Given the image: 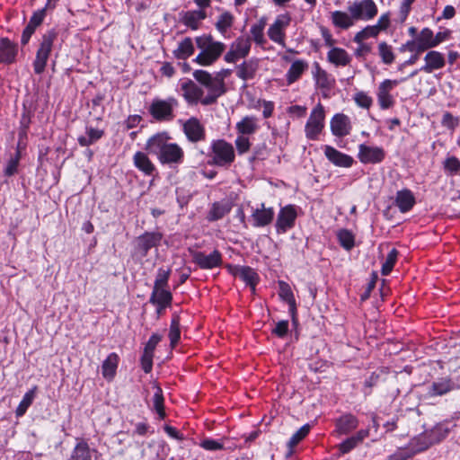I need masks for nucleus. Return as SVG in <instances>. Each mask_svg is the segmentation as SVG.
<instances>
[{"label":"nucleus","instance_id":"dca6fc26","mask_svg":"<svg viewBox=\"0 0 460 460\" xmlns=\"http://www.w3.org/2000/svg\"><path fill=\"white\" fill-rule=\"evenodd\" d=\"M385 156V150L379 146H370L365 144L358 146V158L363 164H378Z\"/></svg>","mask_w":460,"mask_h":460},{"label":"nucleus","instance_id":"2eb2a0df","mask_svg":"<svg viewBox=\"0 0 460 460\" xmlns=\"http://www.w3.org/2000/svg\"><path fill=\"white\" fill-rule=\"evenodd\" d=\"M297 217L296 208L292 205H288L282 208L277 217L276 228L278 233H286L288 230L295 226Z\"/></svg>","mask_w":460,"mask_h":460},{"label":"nucleus","instance_id":"f03ea898","mask_svg":"<svg viewBox=\"0 0 460 460\" xmlns=\"http://www.w3.org/2000/svg\"><path fill=\"white\" fill-rule=\"evenodd\" d=\"M195 41L200 52L195 58L194 62L203 66L213 65L226 49V45L223 42L216 41L211 35L199 36Z\"/></svg>","mask_w":460,"mask_h":460},{"label":"nucleus","instance_id":"2f4dec72","mask_svg":"<svg viewBox=\"0 0 460 460\" xmlns=\"http://www.w3.org/2000/svg\"><path fill=\"white\" fill-rule=\"evenodd\" d=\"M259 67V60L252 58L248 61H244L237 66L236 75L242 80H251L255 76V74Z\"/></svg>","mask_w":460,"mask_h":460},{"label":"nucleus","instance_id":"6e6552de","mask_svg":"<svg viewBox=\"0 0 460 460\" xmlns=\"http://www.w3.org/2000/svg\"><path fill=\"white\" fill-rule=\"evenodd\" d=\"M212 164L226 166L234 160V150L233 146L223 139L214 140L211 144Z\"/></svg>","mask_w":460,"mask_h":460},{"label":"nucleus","instance_id":"f704fd0d","mask_svg":"<svg viewBox=\"0 0 460 460\" xmlns=\"http://www.w3.org/2000/svg\"><path fill=\"white\" fill-rule=\"evenodd\" d=\"M172 299V294L166 288H153L149 301L161 309H164L171 305Z\"/></svg>","mask_w":460,"mask_h":460},{"label":"nucleus","instance_id":"864d4df0","mask_svg":"<svg viewBox=\"0 0 460 460\" xmlns=\"http://www.w3.org/2000/svg\"><path fill=\"white\" fill-rule=\"evenodd\" d=\"M398 252L396 249H392L386 256L385 262L382 265L381 272L383 275H388L397 260Z\"/></svg>","mask_w":460,"mask_h":460},{"label":"nucleus","instance_id":"a18cd8bd","mask_svg":"<svg viewBox=\"0 0 460 460\" xmlns=\"http://www.w3.org/2000/svg\"><path fill=\"white\" fill-rule=\"evenodd\" d=\"M337 237L340 244L347 251L351 250L355 245V236L354 234L347 230L341 229L337 233Z\"/></svg>","mask_w":460,"mask_h":460},{"label":"nucleus","instance_id":"39448f33","mask_svg":"<svg viewBox=\"0 0 460 460\" xmlns=\"http://www.w3.org/2000/svg\"><path fill=\"white\" fill-rule=\"evenodd\" d=\"M178 106L175 98L154 99L149 107L151 116L158 121H171L174 118V109Z\"/></svg>","mask_w":460,"mask_h":460},{"label":"nucleus","instance_id":"bb28decb","mask_svg":"<svg viewBox=\"0 0 460 460\" xmlns=\"http://www.w3.org/2000/svg\"><path fill=\"white\" fill-rule=\"evenodd\" d=\"M327 60L335 66H346L350 64L352 58L344 49L332 47L327 53Z\"/></svg>","mask_w":460,"mask_h":460},{"label":"nucleus","instance_id":"58836bf2","mask_svg":"<svg viewBox=\"0 0 460 460\" xmlns=\"http://www.w3.org/2000/svg\"><path fill=\"white\" fill-rule=\"evenodd\" d=\"M207 17L204 10H193L184 13L182 22L192 30H197L201 21Z\"/></svg>","mask_w":460,"mask_h":460},{"label":"nucleus","instance_id":"bf43d9fd","mask_svg":"<svg viewBox=\"0 0 460 460\" xmlns=\"http://www.w3.org/2000/svg\"><path fill=\"white\" fill-rule=\"evenodd\" d=\"M356 104L364 109H369L373 103L372 98L365 92H358L354 95Z\"/></svg>","mask_w":460,"mask_h":460},{"label":"nucleus","instance_id":"9d476101","mask_svg":"<svg viewBox=\"0 0 460 460\" xmlns=\"http://www.w3.org/2000/svg\"><path fill=\"white\" fill-rule=\"evenodd\" d=\"M407 80V77L401 79H385L378 85L376 92L377 102L382 110H387L394 106V99L391 94L392 90L399 84Z\"/></svg>","mask_w":460,"mask_h":460},{"label":"nucleus","instance_id":"a19ab883","mask_svg":"<svg viewBox=\"0 0 460 460\" xmlns=\"http://www.w3.org/2000/svg\"><path fill=\"white\" fill-rule=\"evenodd\" d=\"M377 54L385 65H391L395 60L394 48L386 41H381L377 45Z\"/></svg>","mask_w":460,"mask_h":460},{"label":"nucleus","instance_id":"e433bc0d","mask_svg":"<svg viewBox=\"0 0 460 460\" xmlns=\"http://www.w3.org/2000/svg\"><path fill=\"white\" fill-rule=\"evenodd\" d=\"M358 425V420L355 416L346 414L337 420L336 431L339 434H348L357 429Z\"/></svg>","mask_w":460,"mask_h":460},{"label":"nucleus","instance_id":"49530a36","mask_svg":"<svg viewBox=\"0 0 460 460\" xmlns=\"http://www.w3.org/2000/svg\"><path fill=\"white\" fill-rule=\"evenodd\" d=\"M265 22L263 20L259 21L257 23L252 25L250 32L254 42L258 45L262 46L266 40L264 38V28Z\"/></svg>","mask_w":460,"mask_h":460},{"label":"nucleus","instance_id":"72a5a7b5","mask_svg":"<svg viewBox=\"0 0 460 460\" xmlns=\"http://www.w3.org/2000/svg\"><path fill=\"white\" fill-rule=\"evenodd\" d=\"M415 204V198L410 190H399L395 197V205L402 213L411 210Z\"/></svg>","mask_w":460,"mask_h":460},{"label":"nucleus","instance_id":"e2e57ef3","mask_svg":"<svg viewBox=\"0 0 460 460\" xmlns=\"http://www.w3.org/2000/svg\"><path fill=\"white\" fill-rule=\"evenodd\" d=\"M425 432L428 435L429 440H432V445L439 443L446 437V431L442 430L440 427H435Z\"/></svg>","mask_w":460,"mask_h":460},{"label":"nucleus","instance_id":"f8f14e48","mask_svg":"<svg viewBox=\"0 0 460 460\" xmlns=\"http://www.w3.org/2000/svg\"><path fill=\"white\" fill-rule=\"evenodd\" d=\"M291 22V17L288 13H282L276 17L273 23L268 29L269 38L275 43L284 47L286 39V29Z\"/></svg>","mask_w":460,"mask_h":460},{"label":"nucleus","instance_id":"7ed1b4c3","mask_svg":"<svg viewBox=\"0 0 460 460\" xmlns=\"http://www.w3.org/2000/svg\"><path fill=\"white\" fill-rule=\"evenodd\" d=\"M193 77L207 90L202 100V105H211L226 92L225 82L221 78L215 77L208 71L198 69L193 72Z\"/></svg>","mask_w":460,"mask_h":460},{"label":"nucleus","instance_id":"7c9ffc66","mask_svg":"<svg viewBox=\"0 0 460 460\" xmlns=\"http://www.w3.org/2000/svg\"><path fill=\"white\" fill-rule=\"evenodd\" d=\"M238 135L248 136L254 134L258 128V119L253 116H245L235 125Z\"/></svg>","mask_w":460,"mask_h":460},{"label":"nucleus","instance_id":"b1692460","mask_svg":"<svg viewBox=\"0 0 460 460\" xmlns=\"http://www.w3.org/2000/svg\"><path fill=\"white\" fill-rule=\"evenodd\" d=\"M309 64L304 59H296L290 65L286 73V81L288 85H291L300 79L302 75L308 69Z\"/></svg>","mask_w":460,"mask_h":460},{"label":"nucleus","instance_id":"c03bdc74","mask_svg":"<svg viewBox=\"0 0 460 460\" xmlns=\"http://www.w3.org/2000/svg\"><path fill=\"white\" fill-rule=\"evenodd\" d=\"M36 390L37 386H34L23 395L15 411L17 416H22L26 412L34 400Z\"/></svg>","mask_w":460,"mask_h":460},{"label":"nucleus","instance_id":"09e8293b","mask_svg":"<svg viewBox=\"0 0 460 460\" xmlns=\"http://www.w3.org/2000/svg\"><path fill=\"white\" fill-rule=\"evenodd\" d=\"M443 168L447 174L452 176L460 172V160L456 156H448L443 162Z\"/></svg>","mask_w":460,"mask_h":460},{"label":"nucleus","instance_id":"3c124183","mask_svg":"<svg viewBox=\"0 0 460 460\" xmlns=\"http://www.w3.org/2000/svg\"><path fill=\"white\" fill-rule=\"evenodd\" d=\"M170 274H171L170 269L165 270V269L160 268L157 270V274L155 277V280L153 288H156V289L166 288L167 285H168Z\"/></svg>","mask_w":460,"mask_h":460},{"label":"nucleus","instance_id":"c85d7f7f","mask_svg":"<svg viewBox=\"0 0 460 460\" xmlns=\"http://www.w3.org/2000/svg\"><path fill=\"white\" fill-rule=\"evenodd\" d=\"M119 358L112 352L110 353L102 364V374L105 380L111 382L117 373Z\"/></svg>","mask_w":460,"mask_h":460},{"label":"nucleus","instance_id":"6e6d98bb","mask_svg":"<svg viewBox=\"0 0 460 460\" xmlns=\"http://www.w3.org/2000/svg\"><path fill=\"white\" fill-rule=\"evenodd\" d=\"M20 157V151L17 150L15 155L11 157L7 162V164L4 170V175L13 176L17 172Z\"/></svg>","mask_w":460,"mask_h":460},{"label":"nucleus","instance_id":"1a4fd4ad","mask_svg":"<svg viewBox=\"0 0 460 460\" xmlns=\"http://www.w3.org/2000/svg\"><path fill=\"white\" fill-rule=\"evenodd\" d=\"M348 11L353 15L356 22H367L376 16L378 8L374 0H355L349 3Z\"/></svg>","mask_w":460,"mask_h":460},{"label":"nucleus","instance_id":"a211bd4d","mask_svg":"<svg viewBox=\"0 0 460 460\" xmlns=\"http://www.w3.org/2000/svg\"><path fill=\"white\" fill-rule=\"evenodd\" d=\"M330 128L333 136L342 137L350 134L352 126L347 115L337 113L332 118Z\"/></svg>","mask_w":460,"mask_h":460},{"label":"nucleus","instance_id":"0eeeda50","mask_svg":"<svg viewBox=\"0 0 460 460\" xmlns=\"http://www.w3.org/2000/svg\"><path fill=\"white\" fill-rule=\"evenodd\" d=\"M325 111L321 103H318L311 111L305 126V134L307 139L317 140L324 128Z\"/></svg>","mask_w":460,"mask_h":460},{"label":"nucleus","instance_id":"13d9d810","mask_svg":"<svg viewBox=\"0 0 460 460\" xmlns=\"http://www.w3.org/2000/svg\"><path fill=\"white\" fill-rule=\"evenodd\" d=\"M415 2V0H402L399 11H398V20L400 22H404L411 10V4Z\"/></svg>","mask_w":460,"mask_h":460},{"label":"nucleus","instance_id":"338daca9","mask_svg":"<svg viewBox=\"0 0 460 460\" xmlns=\"http://www.w3.org/2000/svg\"><path fill=\"white\" fill-rule=\"evenodd\" d=\"M288 331V322L287 320L279 321L276 323L275 328L272 330V333L279 338H283L287 335Z\"/></svg>","mask_w":460,"mask_h":460},{"label":"nucleus","instance_id":"423d86ee","mask_svg":"<svg viewBox=\"0 0 460 460\" xmlns=\"http://www.w3.org/2000/svg\"><path fill=\"white\" fill-rule=\"evenodd\" d=\"M433 48H436V42L433 41V31L426 27L414 39L407 40L400 49L401 51L422 53Z\"/></svg>","mask_w":460,"mask_h":460},{"label":"nucleus","instance_id":"37998d69","mask_svg":"<svg viewBox=\"0 0 460 460\" xmlns=\"http://www.w3.org/2000/svg\"><path fill=\"white\" fill-rule=\"evenodd\" d=\"M234 23V15L230 12H223L217 22H216V28L217 30L223 35L226 34V32L233 26Z\"/></svg>","mask_w":460,"mask_h":460},{"label":"nucleus","instance_id":"393cba45","mask_svg":"<svg viewBox=\"0 0 460 460\" xmlns=\"http://www.w3.org/2000/svg\"><path fill=\"white\" fill-rule=\"evenodd\" d=\"M133 164L146 176H152L156 171L155 165L150 160L147 154L141 151H137L134 155Z\"/></svg>","mask_w":460,"mask_h":460},{"label":"nucleus","instance_id":"f3484780","mask_svg":"<svg viewBox=\"0 0 460 460\" xmlns=\"http://www.w3.org/2000/svg\"><path fill=\"white\" fill-rule=\"evenodd\" d=\"M184 134L189 141L196 143L205 139V128L195 117H191L182 124Z\"/></svg>","mask_w":460,"mask_h":460},{"label":"nucleus","instance_id":"cd10ccee","mask_svg":"<svg viewBox=\"0 0 460 460\" xmlns=\"http://www.w3.org/2000/svg\"><path fill=\"white\" fill-rule=\"evenodd\" d=\"M331 21L334 27L341 30H348L354 26L356 20L348 11H333L331 13Z\"/></svg>","mask_w":460,"mask_h":460},{"label":"nucleus","instance_id":"8fccbe9b","mask_svg":"<svg viewBox=\"0 0 460 460\" xmlns=\"http://www.w3.org/2000/svg\"><path fill=\"white\" fill-rule=\"evenodd\" d=\"M153 407L159 417L164 419L165 416L164 408V396L162 389L159 386H155V391L153 396Z\"/></svg>","mask_w":460,"mask_h":460},{"label":"nucleus","instance_id":"680f3d73","mask_svg":"<svg viewBox=\"0 0 460 460\" xmlns=\"http://www.w3.org/2000/svg\"><path fill=\"white\" fill-rule=\"evenodd\" d=\"M234 143L239 155L245 154L251 147L249 138L245 136L238 135Z\"/></svg>","mask_w":460,"mask_h":460},{"label":"nucleus","instance_id":"ddd939ff","mask_svg":"<svg viewBox=\"0 0 460 460\" xmlns=\"http://www.w3.org/2000/svg\"><path fill=\"white\" fill-rule=\"evenodd\" d=\"M180 90L184 100L189 104H197L204 99V91L195 82L190 79H185L180 83Z\"/></svg>","mask_w":460,"mask_h":460},{"label":"nucleus","instance_id":"4d7b16f0","mask_svg":"<svg viewBox=\"0 0 460 460\" xmlns=\"http://www.w3.org/2000/svg\"><path fill=\"white\" fill-rule=\"evenodd\" d=\"M180 323L177 318H173L171 322L169 338L172 347H174L180 339Z\"/></svg>","mask_w":460,"mask_h":460},{"label":"nucleus","instance_id":"c756f323","mask_svg":"<svg viewBox=\"0 0 460 460\" xmlns=\"http://www.w3.org/2000/svg\"><path fill=\"white\" fill-rule=\"evenodd\" d=\"M456 388L455 384L449 378H439L433 382L429 387V396H441Z\"/></svg>","mask_w":460,"mask_h":460},{"label":"nucleus","instance_id":"79ce46f5","mask_svg":"<svg viewBox=\"0 0 460 460\" xmlns=\"http://www.w3.org/2000/svg\"><path fill=\"white\" fill-rule=\"evenodd\" d=\"M234 275L241 278L243 281H245L248 285H250L252 288H254L257 280L258 275L257 273L250 267H238L234 271Z\"/></svg>","mask_w":460,"mask_h":460},{"label":"nucleus","instance_id":"603ef678","mask_svg":"<svg viewBox=\"0 0 460 460\" xmlns=\"http://www.w3.org/2000/svg\"><path fill=\"white\" fill-rule=\"evenodd\" d=\"M230 208L224 204L214 203L211 210L209 211L208 218L210 221H215L222 218L229 212Z\"/></svg>","mask_w":460,"mask_h":460},{"label":"nucleus","instance_id":"c9c22d12","mask_svg":"<svg viewBox=\"0 0 460 460\" xmlns=\"http://www.w3.org/2000/svg\"><path fill=\"white\" fill-rule=\"evenodd\" d=\"M430 446H432V440H429L428 435L426 432H423L411 439L406 447L408 451L414 456L417 453L428 449Z\"/></svg>","mask_w":460,"mask_h":460},{"label":"nucleus","instance_id":"4be33fe9","mask_svg":"<svg viewBox=\"0 0 460 460\" xmlns=\"http://www.w3.org/2000/svg\"><path fill=\"white\" fill-rule=\"evenodd\" d=\"M324 155L331 163L340 167L349 168L354 162L350 155L341 153L331 146H324Z\"/></svg>","mask_w":460,"mask_h":460},{"label":"nucleus","instance_id":"774afa93","mask_svg":"<svg viewBox=\"0 0 460 460\" xmlns=\"http://www.w3.org/2000/svg\"><path fill=\"white\" fill-rule=\"evenodd\" d=\"M412 456V453L409 452L407 447L400 448L394 454L388 456L387 460H407Z\"/></svg>","mask_w":460,"mask_h":460},{"label":"nucleus","instance_id":"ea45409f","mask_svg":"<svg viewBox=\"0 0 460 460\" xmlns=\"http://www.w3.org/2000/svg\"><path fill=\"white\" fill-rule=\"evenodd\" d=\"M103 136V130L99 128H94L92 127H86V131L84 136H80L78 137V143L82 146H88L95 143Z\"/></svg>","mask_w":460,"mask_h":460},{"label":"nucleus","instance_id":"052dcab7","mask_svg":"<svg viewBox=\"0 0 460 460\" xmlns=\"http://www.w3.org/2000/svg\"><path fill=\"white\" fill-rule=\"evenodd\" d=\"M199 446L208 451H218L224 448V444L221 441L212 438L203 439Z\"/></svg>","mask_w":460,"mask_h":460},{"label":"nucleus","instance_id":"69168bd1","mask_svg":"<svg viewBox=\"0 0 460 460\" xmlns=\"http://www.w3.org/2000/svg\"><path fill=\"white\" fill-rule=\"evenodd\" d=\"M358 445V443L356 442V439L351 436L339 445V449L341 453L344 455L350 452Z\"/></svg>","mask_w":460,"mask_h":460},{"label":"nucleus","instance_id":"9b49d317","mask_svg":"<svg viewBox=\"0 0 460 460\" xmlns=\"http://www.w3.org/2000/svg\"><path fill=\"white\" fill-rule=\"evenodd\" d=\"M252 41L249 37L240 36L234 40L226 53L224 59L226 63H235L246 58L251 50Z\"/></svg>","mask_w":460,"mask_h":460},{"label":"nucleus","instance_id":"20e7f679","mask_svg":"<svg viewBox=\"0 0 460 460\" xmlns=\"http://www.w3.org/2000/svg\"><path fill=\"white\" fill-rule=\"evenodd\" d=\"M57 36L58 34L54 30L48 31L42 35L33 61V69L37 75L44 72Z\"/></svg>","mask_w":460,"mask_h":460},{"label":"nucleus","instance_id":"a878e982","mask_svg":"<svg viewBox=\"0 0 460 460\" xmlns=\"http://www.w3.org/2000/svg\"><path fill=\"white\" fill-rule=\"evenodd\" d=\"M312 75L317 88L330 89L333 84V79L318 62L313 64Z\"/></svg>","mask_w":460,"mask_h":460},{"label":"nucleus","instance_id":"4468645a","mask_svg":"<svg viewBox=\"0 0 460 460\" xmlns=\"http://www.w3.org/2000/svg\"><path fill=\"white\" fill-rule=\"evenodd\" d=\"M190 252L193 262H195L200 269L212 270L220 266L222 263V255L217 250L213 251L209 254H206L205 252L199 251H192Z\"/></svg>","mask_w":460,"mask_h":460},{"label":"nucleus","instance_id":"de8ad7c7","mask_svg":"<svg viewBox=\"0 0 460 460\" xmlns=\"http://www.w3.org/2000/svg\"><path fill=\"white\" fill-rule=\"evenodd\" d=\"M69 460H92L88 445L84 442L78 443Z\"/></svg>","mask_w":460,"mask_h":460},{"label":"nucleus","instance_id":"412c9836","mask_svg":"<svg viewBox=\"0 0 460 460\" xmlns=\"http://www.w3.org/2000/svg\"><path fill=\"white\" fill-rule=\"evenodd\" d=\"M424 65L420 68V71L430 74L435 70L442 69L446 66L445 56L437 50H429L424 56Z\"/></svg>","mask_w":460,"mask_h":460},{"label":"nucleus","instance_id":"5701e85b","mask_svg":"<svg viewBox=\"0 0 460 460\" xmlns=\"http://www.w3.org/2000/svg\"><path fill=\"white\" fill-rule=\"evenodd\" d=\"M279 297L286 302L289 306V314L292 321L296 322V304L290 286L285 281H279Z\"/></svg>","mask_w":460,"mask_h":460},{"label":"nucleus","instance_id":"f257e3e1","mask_svg":"<svg viewBox=\"0 0 460 460\" xmlns=\"http://www.w3.org/2000/svg\"><path fill=\"white\" fill-rule=\"evenodd\" d=\"M169 139L166 132L157 133L148 138L146 150L156 155L162 164H180L183 161L184 152L176 143H170Z\"/></svg>","mask_w":460,"mask_h":460},{"label":"nucleus","instance_id":"5fc2aeb1","mask_svg":"<svg viewBox=\"0 0 460 460\" xmlns=\"http://www.w3.org/2000/svg\"><path fill=\"white\" fill-rule=\"evenodd\" d=\"M310 431V425L305 424L296 433L292 435L288 441L289 447L296 446Z\"/></svg>","mask_w":460,"mask_h":460},{"label":"nucleus","instance_id":"6ab92c4d","mask_svg":"<svg viewBox=\"0 0 460 460\" xmlns=\"http://www.w3.org/2000/svg\"><path fill=\"white\" fill-rule=\"evenodd\" d=\"M161 240V234L146 232L137 237L136 249L142 257H145L151 248L155 247L160 243Z\"/></svg>","mask_w":460,"mask_h":460},{"label":"nucleus","instance_id":"4c0bfd02","mask_svg":"<svg viewBox=\"0 0 460 460\" xmlns=\"http://www.w3.org/2000/svg\"><path fill=\"white\" fill-rule=\"evenodd\" d=\"M194 49L192 40L187 37L178 43L172 54L175 58L184 60L193 55Z\"/></svg>","mask_w":460,"mask_h":460},{"label":"nucleus","instance_id":"0e129e2a","mask_svg":"<svg viewBox=\"0 0 460 460\" xmlns=\"http://www.w3.org/2000/svg\"><path fill=\"white\" fill-rule=\"evenodd\" d=\"M46 6L40 10L36 11L33 13L32 16L30 19V22L28 25L31 26L32 28L36 29L39 25H40L46 16Z\"/></svg>","mask_w":460,"mask_h":460},{"label":"nucleus","instance_id":"aec40b11","mask_svg":"<svg viewBox=\"0 0 460 460\" xmlns=\"http://www.w3.org/2000/svg\"><path fill=\"white\" fill-rule=\"evenodd\" d=\"M274 210L272 208H266L264 203L252 209L251 215L252 225L254 227H263L270 225L274 218Z\"/></svg>","mask_w":460,"mask_h":460},{"label":"nucleus","instance_id":"473e14b6","mask_svg":"<svg viewBox=\"0 0 460 460\" xmlns=\"http://www.w3.org/2000/svg\"><path fill=\"white\" fill-rule=\"evenodd\" d=\"M17 54V45L8 39L0 40V63H12Z\"/></svg>","mask_w":460,"mask_h":460}]
</instances>
